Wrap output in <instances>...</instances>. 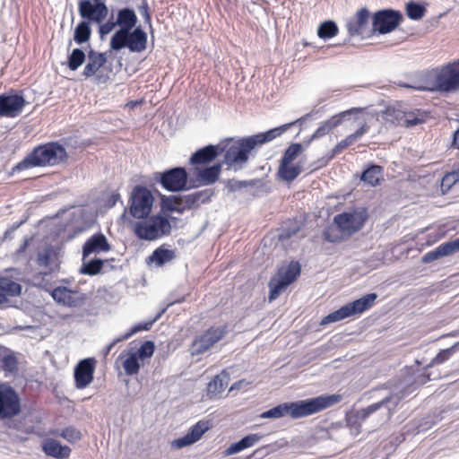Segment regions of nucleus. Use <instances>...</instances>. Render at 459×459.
Listing matches in <instances>:
<instances>
[{
	"label": "nucleus",
	"mask_w": 459,
	"mask_h": 459,
	"mask_svg": "<svg viewBox=\"0 0 459 459\" xmlns=\"http://www.w3.org/2000/svg\"><path fill=\"white\" fill-rule=\"evenodd\" d=\"M313 120L314 115L310 112L292 122L281 125L264 132L238 139L233 137L224 138L221 140V146H223V160L221 163L225 164L228 169H232L235 172L241 170L247 163L254 150L281 136L295 125H299L300 130H303L307 127V124Z\"/></svg>",
	"instance_id": "f257e3e1"
},
{
	"label": "nucleus",
	"mask_w": 459,
	"mask_h": 459,
	"mask_svg": "<svg viewBox=\"0 0 459 459\" xmlns=\"http://www.w3.org/2000/svg\"><path fill=\"white\" fill-rule=\"evenodd\" d=\"M68 158L65 147L57 141H51L35 146L9 172L14 175L32 168L53 167L65 162Z\"/></svg>",
	"instance_id": "f03ea898"
},
{
	"label": "nucleus",
	"mask_w": 459,
	"mask_h": 459,
	"mask_svg": "<svg viewBox=\"0 0 459 459\" xmlns=\"http://www.w3.org/2000/svg\"><path fill=\"white\" fill-rule=\"evenodd\" d=\"M412 390L413 381L411 377H408L400 383L396 387V391L390 392L380 401L357 411V420L364 421L374 413L381 411V415H383L384 418L383 421L386 422L390 420L401 401L409 395Z\"/></svg>",
	"instance_id": "7ed1b4c3"
},
{
	"label": "nucleus",
	"mask_w": 459,
	"mask_h": 459,
	"mask_svg": "<svg viewBox=\"0 0 459 459\" xmlns=\"http://www.w3.org/2000/svg\"><path fill=\"white\" fill-rule=\"evenodd\" d=\"M399 86L417 91L454 92L459 90V60L442 66L436 72L431 85L406 83L400 82Z\"/></svg>",
	"instance_id": "20e7f679"
},
{
	"label": "nucleus",
	"mask_w": 459,
	"mask_h": 459,
	"mask_svg": "<svg viewBox=\"0 0 459 459\" xmlns=\"http://www.w3.org/2000/svg\"><path fill=\"white\" fill-rule=\"evenodd\" d=\"M133 230L141 240L152 241L168 236L171 232L169 218L158 213L147 219L134 222Z\"/></svg>",
	"instance_id": "39448f33"
},
{
	"label": "nucleus",
	"mask_w": 459,
	"mask_h": 459,
	"mask_svg": "<svg viewBox=\"0 0 459 459\" xmlns=\"http://www.w3.org/2000/svg\"><path fill=\"white\" fill-rule=\"evenodd\" d=\"M222 183L227 191V195L238 194L247 199H255L264 196L271 192L269 182L264 178L248 180L229 178L223 180Z\"/></svg>",
	"instance_id": "423d86ee"
},
{
	"label": "nucleus",
	"mask_w": 459,
	"mask_h": 459,
	"mask_svg": "<svg viewBox=\"0 0 459 459\" xmlns=\"http://www.w3.org/2000/svg\"><path fill=\"white\" fill-rule=\"evenodd\" d=\"M377 299V294L375 292L363 295L361 298L349 302L342 306L337 310L328 314L321 320L320 325H325L330 323L338 322L348 317L359 316L371 308L375 305Z\"/></svg>",
	"instance_id": "0eeeda50"
},
{
	"label": "nucleus",
	"mask_w": 459,
	"mask_h": 459,
	"mask_svg": "<svg viewBox=\"0 0 459 459\" xmlns=\"http://www.w3.org/2000/svg\"><path fill=\"white\" fill-rule=\"evenodd\" d=\"M154 203V196L147 186L143 185H136L134 186L129 197V214L138 220L147 219L152 211ZM127 209H125L121 218L124 219L126 215Z\"/></svg>",
	"instance_id": "6e6552de"
},
{
	"label": "nucleus",
	"mask_w": 459,
	"mask_h": 459,
	"mask_svg": "<svg viewBox=\"0 0 459 459\" xmlns=\"http://www.w3.org/2000/svg\"><path fill=\"white\" fill-rule=\"evenodd\" d=\"M152 179L168 192L177 193L191 189L189 174L182 166L154 172Z\"/></svg>",
	"instance_id": "1a4fd4ad"
},
{
	"label": "nucleus",
	"mask_w": 459,
	"mask_h": 459,
	"mask_svg": "<svg viewBox=\"0 0 459 459\" xmlns=\"http://www.w3.org/2000/svg\"><path fill=\"white\" fill-rule=\"evenodd\" d=\"M301 266L298 261H290L287 266H281L277 269L269 282L268 300H275L286 289L293 283L300 274Z\"/></svg>",
	"instance_id": "9d476101"
},
{
	"label": "nucleus",
	"mask_w": 459,
	"mask_h": 459,
	"mask_svg": "<svg viewBox=\"0 0 459 459\" xmlns=\"http://www.w3.org/2000/svg\"><path fill=\"white\" fill-rule=\"evenodd\" d=\"M371 18L370 12L366 7L360 8L353 16L348 18L345 22L348 39H345L338 46L345 45L351 38H359L360 39L371 38L373 36Z\"/></svg>",
	"instance_id": "9b49d317"
},
{
	"label": "nucleus",
	"mask_w": 459,
	"mask_h": 459,
	"mask_svg": "<svg viewBox=\"0 0 459 459\" xmlns=\"http://www.w3.org/2000/svg\"><path fill=\"white\" fill-rule=\"evenodd\" d=\"M368 218L366 207H356L337 214L333 221L342 232L352 235L364 227Z\"/></svg>",
	"instance_id": "f8f14e48"
},
{
	"label": "nucleus",
	"mask_w": 459,
	"mask_h": 459,
	"mask_svg": "<svg viewBox=\"0 0 459 459\" xmlns=\"http://www.w3.org/2000/svg\"><path fill=\"white\" fill-rule=\"evenodd\" d=\"M373 36L385 35L394 30L403 20L400 11L382 9L372 15Z\"/></svg>",
	"instance_id": "ddd939ff"
},
{
	"label": "nucleus",
	"mask_w": 459,
	"mask_h": 459,
	"mask_svg": "<svg viewBox=\"0 0 459 459\" xmlns=\"http://www.w3.org/2000/svg\"><path fill=\"white\" fill-rule=\"evenodd\" d=\"M22 411L21 399L12 386L0 385V419H13Z\"/></svg>",
	"instance_id": "4468645a"
},
{
	"label": "nucleus",
	"mask_w": 459,
	"mask_h": 459,
	"mask_svg": "<svg viewBox=\"0 0 459 459\" xmlns=\"http://www.w3.org/2000/svg\"><path fill=\"white\" fill-rule=\"evenodd\" d=\"M222 163L215 162L212 165L193 166V178H190V187L211 186L220 179Z\"/></svg>",
	"instance_id": "2eb2a0df"
},
{
	"label": "nucleus",
	"mask_w": 459,
	"mask_h": 459,
	"mask_svg": "<svg viewBox=\"0 0 459 459\" xmlns=\"http://www.w3.org/2000/svg\"><path fill=\"white\" fill-rule=\"evenodd\" d=\"M28 104L22 91H11L0 94V117H16Z\"/></svg>",
	"instance_id": "dca6fc26"
},
{
	"label": "nucleus",
	"mask_w": 459,
	"mask_h": 459,
	"mask_svg": "<svg viewBox=\"0 0 459 459\" xmlns=\"http://www.w3.org/2000/svg\"><path fill=\"white\" fill-rule=\"evenodd\" d=\"M78 13L82 21L89 23H101L108 13L106 3H92L91 0H80Z\"/></svg>",
	"instance_id": "f3484780"
},
{
	"label": "nucleus",
	"mask_w": 459,
	"mask_h": 459,
	"mask_svg": "<svg viewBox=\"0 0 459 459\" xmlns=\"http://www.w3.org/2000/svg\"><path fill=\"white\" fill-rule=\"evenodd\" d=\"M97 360L93 357L80 359L74 368V386L77 389H84L94 379V372Z\"/></svg>",
	"instance_id": "a211bd4d"
},
{
	"label": "nucleus",
	"mask_w": 459,
	"mask_h": 459,
	"mask_svg": "<svg viewBox=\"0 0 459 459\" xmlns=\"http://www.w3.org/2000/svg\"><path fill=\"white\" fill-rule=\"evenodd\" d=\"M226 334L225 327L210 328L201 336L196 338L191 345V353L193 355H201L205 352L214 343L221 340Z\"/></svg>",
	"instance_id": "6ab92c4d"
},
{
	"label": "nucleus",
	"mask_w": 459,
	"mask_h": 459,
	"mask_svg": "<svg viewBox=\"0 0 459 459\" xmlns=\"http://www.w3.org/2000/svg\"><path fill=\"white\" fill-rule=\"evenodd\" d=\"M210 428L211 424L209 421L199 420L193 425L184 436L175 438L171 442V446L175 449H181L191 446L200 440L203 435L208 431Z\"/></svg>",
	"instance_id": "aec40b11"
},
{
	"label": "nucleus",
	"mask_w": 459,
	"mask_h": 459,
	"mask_svg": "<svg viewBox=\"0 0 459 459\" xmlns=\"http://www.w3.org/2000/svg\"><path fill=\"white\" fill-rule=\"evenodd\" d=\"M222 150L223 146H221V141L217 144H207L192 153L189 163L192 166L208 165L222 153Z\"/></svg>",
	"instance_id": "412c9836"
},
{
	"label": "nucleus",
	"mask_w": 459,
	"mask_h": 459,
	"mask_svg": "<svg viewBox=\"0 0 459 459\" xmlns=\"http://www.w3.org/2000/svg\"><path fill=\"white\" fill-rule=\"evenodd\" d=\"M369 129L367 124H363L359 129L353 134L348 135L345 139L339 142L331 151L330 154L326 158L317 159V169L327 164L335 155L341 153L344 149L353 144L356 141L360 139Z\"/></svg>",
	"instance_id": "4be33fe9"
},
{
	"label": "nucleus",
	"mask_w": 459,
	"mask_h": 459,
	"mask_svg": "<svg viewBox=\"0 0 459 459\" xmlns=\"http://www.w3.org/2000/svg\"><path fill=\"white\" fill-rule=\"evenodd\" d=\"M111 249L107 237L102 232L94 233L82 245V256H90L91 254L108 252Z\"/></svg>",
	"instance_id": "5701e85b"
},
{
	"label": "nucleus",
	"mask_w": 459,
	"mask_h": 459,
	"mask_svg": "<svg viewBox=\"0 0 459 459\" xmlns=\"http://www.w3.org/2000/svg\"><path fill=\"white\" fill-rule=\"evenodd\" d=\"M360 110V108H352L333 115L327 120L322 121L319 126H317V137L328 134L333 128L338 126L342 122L351 120V116L359 113Z\"/></svg>",
	"instance_id": "b1692460"
},
{
	"label": "nucleus",
	"mask_w": 459,
	"mask_h": 459,
	"mask_svg": "<svg viewBox=\"0 0 459 459\" xmlns=\"http://www.w3.org/2000/svg\"><path fill=\"white\" fill-rule=\"evenodd\" d=\"M88 62L83 68L82 74L85 78L92 77L96 73L105 65L108 61L106 52H99L91 48L87 50Z\"/></svg>",
	"instance_id": "393cba45"
},
{
	"label": "nucleus",
	"mask_w": 459,
	"mask_h": 459,
	"mask_svg": "<svg viewBox=\"0 0 459 459\" xmlns=\"http://www.w3.org/2000/svg\"><path fill=\"white\" fill-rule=\"evenodd\" d=\"M289 416L292 419H300L316 413V397L288 402Z\"/></svg>",
	"instance_id": "a878e982"
},
{
	"label": "nucleus",
	"mask_w": 459,
	"mask_h": 459,
	"mask_svg": "<svg viewBox=\"0 0 459 459\" xmlns=\"http://www.w3.org/2000/svg\"><path fill=\"white\" fill-rule=\"evenodd\" d=\"M459 251V237L455 239L445 242L435 249L426 253L421 261L425 264L432 263L441 257L452 255Z\"/></svg>",
	"instance_id": "bb28decb"
},
{
	"label": "nucleus",
	"mask_w": 459,
	"mask_h": 459,
	"mask_svg": "<svg viewBox=\"0 0 459 459\" xmlns=\"http://www.w3.org/2000/svg\"><path fill=\"white\" fill-rule=\"evenodd\" d=\"M53 299L58 304H62L70 307H75L80 305L82 299L78 296V292L72 290L65 286H57L51 291Z\"/></svg>",
	"instance_id": "cd10ccee"
},
{
	"label": "nucleus",
	"mask_w": 459,
	"mask_h": 459,
	"mask_svg": "<svg viewBox=\"0 0 459 459\" xmlns=\"http://www.w3.org/2000/svg\"><path fill=\"white\" fill-rule=\"evenodd\" d=\"M115 259L108 260L98 257L89 258V256H82V265L79 269L81 274L94 276L100 273L106 265H108L110 269H114L115 266L109 264V262H114Z\"/></svg>",
	"instance_id": "c85d7f7f"
},
{
	"label": "nucleus",
	"mask_w": 459,
	"mask_h": 459,
	"mask_svg": "<svg viewBox=\"0 0 459 459\" xmlns=\"http://www.w3.org/2000/svg\"><path fill=\"white\" fill-rule=\"evenodd\" d=\"M148 35L141 25L130 30L127 48L132 53H141L147 48Z\"/></svg>",
	"instance_id": "c756f323"
},
{
	"label": "nucleus",
	"mask_w": 459,
	"mask_h": 459,
	"mask_svg": "<svg viewBox=\"0 0 459 459\" xmlns=\"http://www.w3.org/2000/svg\"><path fill=\"white\" fill-rule=\"evenodd\" d=\"M176 250L168 248L165 244L155 248L152 253L146 258L147 264H155L157 267H162L167 263L176 258Z\"/></svg>",
	"instance_id": "7c9ffc66"
},
{
	"label": "nucleus",
	"mask_w": 459,
	"mask_h": 459,
	"mask_svg": "<svg viewBox=\"0 0 459 459\" xmlns=\"http://www.w3.org/2000/svg\"><path fill=\"white\" fill-rule=\"evenodd\" d=\"M42 451L46 455L55 459H66L71 454V448L68 446L54 438H48L43 443Z\"/></svg>",
	"instance_id": "2f4dec72"
},
{
	"label": "nucleus",
	"mask_w": 459,
	"mask_h": 459,
	"mask_svg": "<svg viewBox=\"0 0 459 459\" xmlns=\"http://www.w3.org/2000/svg\"><path fill=\"white\" fill-rule=\"evenodd\" d=\"M22 286L12 279L0 276V305L8 300V297H18L21 295Z\"/></svg>",
	"instance_id": "473e14b6"
},
{
	"label": "nucleus",
	"mask_w": 459,
	"mask_h": 459,
	"mask_svg": "<svg viewBox=\"0 0 459 459\" xmlns=\"http://www.w3.org/2000/svg\"><path fill=\"white\" fill-rule=\"evenodd\" d=\"M137 15L132 7L126 6L117 10L116 23L118 28L133 30L137 27Z\"/></svg>",
	"instance_id": "72a5a7b5"
},
{
	"label": "nucleus",
	"mask_w": 459,
	"mask_h": 459,
	"mask_svg": "<svg viewBox=\"0 0 459 459\" xmlns=\"http://www.w3.org/2000/svg\"><path fill=\"white\" fill-rule=\"evenodd\" d=\"M383 167L371 163L362 171L360 180L370 186H376L383 179Z\"/></svg>",
	"instance_id": "f704fd0d"
},
{
	"label": "nucleus",
	"mask_w": 459,
	"mask_h": 459,
	"mask_svg": "<svg viewBox=\"0 0 459 459\" xmlns=\"http://www.w3.org/2000/svg\"><path fill=\"white\" fill-rule=\"evenodd\" d=\"M316 139V131H314L308 140L305 143H291L283 152L280 162L285 164H292V161L301 153L304 146H307L312 141Z\"/></svg>",
	"instance_id": "c9c22d12"
},
{
	"label": "nucleus",
	"mask_w": 459,
	"mask_h": 459,
	"mask_svg": "<svg viewBox=\"0 0 459 459\" xmlns=\"http://www.w3.org/2000/svg\"><path fill=\"white\" fill-rule=\"evenodd\" d=\"M302 227V222L297 220H289L285 221L278 230L277 238L284 245L291 237L295 236Z\"/></svg>",
	"instance_id": "e433bc0d"
},
{
	"label": "nucleus",
	"mask_w": 459,
	"mask_h": 459,
	"mask_svg": "<svg viewBox=\"0 0 459 459\" xmlns=\"http://www.w3.org/2000/svg\"><path fill=\"white\" fill-rule=\"evenodd\" d=\"M230 374L222 370L220 375L215 376L207 385V394L212 397L221 394L229 384Z\"/></svg>",
	"instance_id": "4c0bfd02"
},
{
	"label": "nucleus",
	"mask_w": 459,
	"mask_h": 459,
	"mask_svg": "<svg viewBox=\"0 0 459 459\" xmlns=\"http://www.w3.org/2000/svg\"><path fill=\"white\" fill-rule=\"evenodd\" d=\"M91 23L86 21H80L74 30L73 40L77 45H83L89 43L91 37Z\"/></svg>",
	"instance_id": "58836bf2"
},
{
	"label": "nucleus",
	"mask_w": 459,
	"mask_h": 459,
	"mask_svg": "<svg viewBox=\"0 0 459 459\" xmlns=\"http://www.w3.org/2000/svg\"><path fill=\"white\" fill-rule=\"evenodd\" d=\"M86 59V53L82 48H74L68 55L66 61L63 63L71 71H76L82 65Z\"/></svg>",
	"instance_id": "ea45409f"
},
{
	"label": "nucleus",
	"mask_w": 459,
	"mask_h": 459,
	"mask_svg": "<svg viewBox=\"0 0 459 459\" xmlns=\"http://www.w3.org/2000/svg\"><path fill=\"white\" fill-rule=\"evenodd\" d=\"M130 30L118 28L111 36L109 46L112 50L127 48Z\"/></svg>",
	"instance_id": "a19ab883"
},
{
	"label": "nucleus",
	"mask_w": 459,
	"mask_h": 459,
	"mask_svg": "<svg viewBox=\"0 0 459 459\" xmlns=\"http://www.w3.org/2000/svg\"><path fill=\"white\" fill-rule=\"evenodd\" d=\"M338 32L339 27L333 20H325L317 26V37L324 40L333 39Z\"/></svg>",
	"instance_id": "79ce46f5"
},
{
	"label": "nucleus",
	"mask_w": 459,
	"mask_h": 459,
	"mask_svg": "<svg viewBox=\"0 0 459 459\" xmlns=\"http://www.w3.org/2000/svg\"><path fill=\"white\" fill-rule=\"evenodd\" d=\"M301 173V167L299 165L285 164L280 162L278 169L279 178L285 182H291Z\"/></svg>",
	"instance_id": "37998d69"
},
{
	"label": "nucleus",
	"mask_w": 459,
	"mask_h": 459,
	"mask_svg": "<svg viewBox=\"0 0 459 459\" xmlns=\"http://www.w3.org/2000/svg\"><path fill=\"white\" fill-rule=\"evenodd\" d=\"M140 359L134 351H128L127 357L123 361V368L126 375L134 376L139 373L141 368Z\"/></svg>",
	"instance_id": "c03bdc74"
},
{
	"label": "nucleus",
	"mask_w": 459,
	"mask_h": 459,
	"mask_svg": "<svg viewBox=\"0 0 459 459\" xmlns=\"http://www.w3.org/2000/svg\"><path fill=\"white\" fill-rule=\"evenodd\" d=\"M289 416L288 402L281 403L260 414L262 419H279Z\"/></svg>",
	"instance_id": "a18cd8bd"
},
{
	"label": "nucleus",
	"mask_w": 459,
	"mask_h": 459,
	"mask_svg": "<svg viewBox=\"0 0 459 459\" xmlns=\"http://www.w3.org/2000/svg\"><path fill=\"white\" fill-rule=\"evenodd\" d=\"M342 400V395L339 394H323L317 396V412L325 410Z\"/></svg>",
	"instance_id": "49530a36"
},
{
	"label": "nucleus",
	"mask_w": 459,
	"mask_h": 459,
	"mask_svg": "<svg viewBox=\"0 0 459 459\" xmlns=\"http://www.w3.org/2000/svg\"><path fill=\"white\" fill-rule=\"evenodd\" d=\"M405 10L407 16L413 21L420 20L426 13L425 6L414 1L408 2Z\"/></svg>",
	"instance_id": "de8ad7c7"
},
{
	"label": "nucleus",
	"mask_w": 459,
	"mask_h": 459,
	"mask_svg": "<svg viewBox=\"0 0 459 459\" xmlns=\"http://www.w3.org/2000/svg\"><path fill=\"white\" fill-rule=\"evenodd\" d=\"M155 351V343L152 341H144L137 351H134L136 356L142 360H145L152 357Z\"/></svg>",
	"instance_id": "09e8293b"
},
{
	"label": "nucleus",
	"mask_w": 459,
	"mask_h": 459,
	"mask_svg": "<svg viewBox=\"0 0 459 459\" xmlns=\"http://www.w3.org/2000/svg\"><path fill=\"white\" fill-rule=\"evenodd\" d=\"M425 112L419 109L416 112H410L404 114V124L406 126L411 127L421 124L426 119Z\"/></svg>",
	"instance_id": "8fccbe9b"
},
{
	"label": "nucleus",
	"mask_w": 459,
	"mask_h": 459,
	"mask_svg": "<svg viewBox=\"0 0 459 459\" xmlns=\"http://www.w3.org/2000/svg\"><path fill=\"white\" fill-rule=\"evenodd\" d=\"M457 351H459V342L447 349L441 350L433 359L432 362L434 364H441L449 359L450 357Z\"/></svg>",
	"instance_id": "3c124183"
},
{
	"label": "nucleus",
	"mask_w": 459,
	"mask_h": 459,
	"mask_svg": "<svg viewBox=\"0 0 459 459\" xmlns=\"http://www.w3.org/2000/svg\"><path fill=\"white\" fill-rule=\"evenodd\" d=\"M60 437L70 443H74L82 438V433L75 427L68 426L61 430Z\"/></svg>",
	"instance_id": "603ef678"
},
{
	"label": "nucleus",
	"mask_w": 459,
	"mask_h": 459,
	"mask_svg": "<svg viewBox=\"0 0 459 459\" xmlns=\"http://www.w3.org/2000/svg\"><path fill=\"white\" fill-rule=\"evenodd\" d=\"M153 325L154 324L152 323V321L151 319L147 320V321L139 322V323L134 325L126 333H124L123 338L129 339L131 336H133L134 334H135L139 332L149 331L152 327Z\"/></svg>",
	"instance_id": "864d4df0"
},
{
	"label": "nucleus",
	"mask_w": 459,
	"mask_h": 459,
	"mask_svg": "<svg viewBox=\"0 0 459 459\" xmlns=\"http://www.w3.org/2000/svg\"><path fill=\"white\" fill-rule=\"evenodd\" d=\"M177 195H160V209L163 212H173V207L177 204Z\"/></svg>",
	"instance_id": "5fc2aeb1"
},
{
	"label": "nucleus",
	"mask_w": 459,
	"mask_h": 459,
	"mask_svg": "<svg viewBox=\"0 0 459 459\" xmlns=\"http://www.w3.org/2000/svg\"><path fill=\"white\" fill-rule=\"evenodd\" d=\"M457 183V179L455 178L452 171L446 173L441 179L440 188L442 193H447L452 188V186Z\"/></svg>",
	"instance_id": "6e6d98bb"
},
{
	"label": "nucleus",
	"mask_w": 459,
	"mask_h": 459,
	"mask_svg": "<svg viewBox=\"0 0 459 459\" xmlns=\"http://www.w3.org/2000/svg\"><path fill=\"white\" fill-rule=\"evenodd\" d=\"M263 437H264V435H262L260 433H251V434L244 436L239 440L243 444L244 448L247 449V448L252 447L253 446H255Z\"/></svg>",
	"instance_id": "4d7b16f0"
},
{
	"label": "nucleus",
	"mask_w": 459,
	"mask_h": 459,
	"mask_svg": "<svg viewBox=\"0 0 459 459\" xmlns=\"http://www.w3.org/2000/svg\"><path fill=\"white\" fill-rule=\"evenodd\" d=\"M3 368L10 372L17 369L18 361L14 354H6L2 359Z\"/></svg>",
	"instance_id": "13d9d810"
},
{
	"label": "nucleus",
	"mask_w": 459,
	"mask_h": 459,
	"mask_svg": "<svg viewBox=\"0 0 459 459\" xmlns=\"http://www.w3.org/2000/svg\"><path fill=\"white\" fill-rule=\"evenodd\" d=\"M99 24V33L101 39H103L106 35L109 34L117 24L116 23V20L113 21L111 19L108 20L106 22L98 23Z\"/></svg>",
	"instance_id": "bf43d9fd"
},
{
	"label": "nucleus",
	"mask_w": 459,
	"mask_h": 459,
	"mask_svg": "<svg viewBox=\"0 0 459 459\" xmlns=\"http://www.w3.org/2000/svg\"><path fill=\"white\" fill-rule=\"evenodd\" d=\"M138 11L143 16L144 22L148 24L149 28L152 30V15L149 10L147 0H142V4L138 6Z\"/></svg>",
	"instance_id": "052dcab7"
},
{
	"label": "nucleus",
	"mask_w": 459,
	"mask_h": 459,
	"mask_svg": "<svg viewBox=\"0 0 459 459\" xmlns=\"http://www.w3.org/2000/svg\"><path fill=\"white\" fill-rule=\"evenodd\" d=\"M183 202L186 203V207L192 210L196 209L200 206L198 202L197 195L195 192H193L188 195H181Z\"/></svg>",
	"instance_id": "680f3d73"
},
{
	"label": "nucleus",
	"mask_w": 459,
	"mask_h": 459,
	"mask_svg": "<svg viewBox=\"0 0 459 459\" xmlns=\"http://www.w3.org/2000/svg\"><path fill=\"white\" fill-rule=\"evenodd\" d=\"M200 204H209L214 195V191L210 188L195 191Z\"/></svg>",
	"instance_id": "e2e57ef3"
},
{
	"label": "nucleus",
	"mask_w": 459,
	"mask_h": 459,
	"mask_svg": "<svg viewBox=\"0 0 459 459\" xmlns=\"http://www.w3.org/2000/svg\"><path fill=\"white\" fill-rule=\"evenodd\" d=\"M270 451L268 449V446H261L255 449L251 455L247 456L246 459H263L267 455H269Z\"/></svg>",
	"instance_id": "0e129e2a"
},
{
	"label": "nucleus",
	"mask_w": 459,
	"mask_h": 459,
	"mask_svg": "<svg viewBox=\"0 0 459 459\" xmlns=\"http://www.w3.org/2000/svg\"><path fill=\"white\" fill-rule=\"evenodd\" d=\"M245 450L243 444L240 440L230 445L224 452L225 455H232Z\"/></svg>",
	"instance_id": "69168bd1"
},
{
	"label": "nucleus",
	"mask_w": 459,
	"mask_h": 459,
	"mask_svg": "<svg viewBox=\"0 0 459 459\" xmlns=\"http://www.w3.org/2000/svg\"><path fill=\"white\" fill-rule=\"evenodd\" d=\"M117 202H120L121 204H123V202L121 201L120 194L117 191H114L107 198V200L105 202V205L108 208H112L117 204Z\"/></svg>",
	"instance_id": "338daca9"
},
{
	"label": "nucleus",
	"mask_w": 459,
	"mask_h": 459,
	"mask_svg": "<svg viewBox=\"0 0 459 459\" xmlns=\"http://www.w3.org/2000/svg\"><path fill=\"white\" fill-rule=\"evenodd\" d=\"M38 261L39 264L41 265H48L51 261V250L50 249H45L43 253H39L38 255Z\"/></svg>",
	"instance_id": "774afa93"
}]
</instances>
